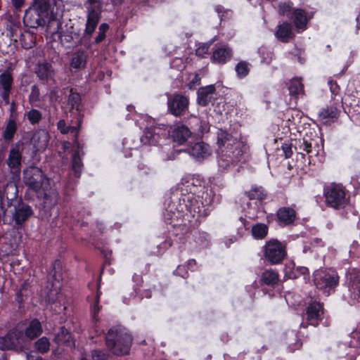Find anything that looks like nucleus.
Segmentation results:
<instances>
[{
	"label": "nucleus",
	"mask_w": 360,
	"mask_h": 360,
	"mask_svg": "<svg viewBox=\"0 0 360 360\" xmlns=\"http://www.w3.org/2000/svg\"><path fill=\"white\" fill-rule=\"evenodd\" d=\"M76 123L77 126H68L67 134H75V139L77 141V139L78 138V130L80 128L82 124V116H77Z\"/></svg>",
	"instance_id": "obj_48"
},
{
	"label": "nucleus",
	"mask_w": 360,
	"mask_h": 360,
	"mask_svg": "<svg viewBox=\"0 0 360 360\" xmlns=\"http://www.w3.org/2000/svg\"><path fill=\"white\" fill-rule=\"evenodd\" d=\"M34 72L39 80L43 82H46L49 79H53L55 75L52 65L46 60L37 63Z\"/></svg>",
	"instance_id": "obj_20"
},
{
	"label": "nucleus",
	"mask_w": 360,
	"mask_h": 360,
	"mask_svg": "<svg viewBox=\"0 0 360 360\" xmlns=\"http://www.w3.org/2000/svg\"><path fill=\"white\" fill-rule=\"evenodd\" d=\"M291 6L289 4H280L278 6V13L281 15H288L291 12Z\"/></svg>",
	"instance_id": "obj_51"
},
{
	"label": "nucleus",
	"mask_w": 360,
	"mask_h": 360,
	"mask_svg": "<svg viewBox=\"0 0 360 360\" xmlns=\"http://www.w3.org/2000/svg\"><path fill=\"white\" fill-rule=\"evenodd\" d=\"M191 131L188 127L180 125L175 127L172 134V136L174 141L182 144L186 142L191 136Z\"/></svg>",
	"instance_id": "obj_25"
},
{
	"label": "nucleus",
	"mask_w": 360,
	"mask_h": 360,
	"mask_svg": "<svg viewBox=\"0 0 360 360\" xmlns=\"http://www.w3.org/2000/svg\"><path fill=\"white\" fill-rule=\"evenodd\" d=\"M11 91L12 90H1V91H0L1 98L6 105H9L11 103L10 102V94H11Z\"/></svg>",
	"instance_id": "obj_56"
},
{
	"label": "nucleus",
	"mask_w": 360,
	"mask_h": 360,
	"mask_svg": "<svg viewBox=\"0 0 360 360\" xmlns=\"http://www.w3.org/2000/svg\"><path fill=\"white\" fill-rule=\"evenodd\" d=\"M87 3L89 4L92 6L91 8L88 9V13L91 10H94L96 12H97L99 14V16L101 17L100 13L98 12V11H96V10H100L102 8V3L101 2V1L100 0H87Z\"/></svg>",
	"instance_id": "obj_53"
},
{
	"label": "nucleus",
	"mask_w": 360,
	"mask_h": 360,
	"mask_svg": "<svg viewBox=\"0 0 360 360\" xmlns=\"http://www.w3.org/2000/svg\"><path fill=\"white\" fill-rule=\"evenodd\" d=\"M68 105L71 107V112L77 116H81V97L80 95L74 91L72 89H70L68 96Z\"/></svg>",
	"instance_id": "obj_28"
},
{
	"label": "nucleus",
	"mask_w": 360,
	"mask_h": 360,
	"mask_svg": "<svg viewBox=\"0 0 360 360\" xmlns=\"http://www.w3.org/2000/svg\"><path fill=\"white\" fill-rule=\"evenodd\" d=\"M18 187L14 183L6 184L4 196L6 206L7 208L13 207V209L8 210V212L11 213L16 225H22L33 214V211L30 206L18 198Z\"/></svg>",
	"instance_id": "obj_1"
},
{
	"label": "nucleus",
	"mask_w": 360,
	"mask_h": 360,
	"mask_svg": "<svg viewBox=\"0 0 360 360\" xmlns=\"http://www.w3.org/2000/svg\"><path fill=\"white\" fill-rule=\"evenodd\" d=\"M87 53L84 50H78L73 53L70 60V68L79 70L84 68L86 64Z\"/></svg>",
	"instance_id": "obj_24"
},
{
	"label": "nucleus",
	"mask_w": 360,
	"mask_h": 360,
	"mask_svg": "<svg viewBox=\"0 0 360 360\" xmlns=\"http://www.w3.org/2000/svg\"><path fill=\"white\" fill-rule=\"evenodd\" d=\"M289 94L297 97L299 94H303L304 86L300 79H292L288 84Z\"/></svg>",
	"instance_id": "obj_35"
},
{
	"label": "nucleus",
	"mask_w": 360,
	"mask_h": 360,
	"mask_svg": "<svg viewBox=\"0 0 360 360\" xmlns=\"http://www.w3.org/2000/svg\"><path fill=\"white\" fill-rule=\"evenodd\" d=\"M232 57V50L227 46L217 47L213 51L212 59L214 63L224 64Z\"/></svg>",
	"instance_id": "obj_22"
},
{
	"label": "nucleus",
	"mask_w": 360,
	"mask_h": 360,
	"mask_svg": "<svg viewBox=\"0 0 360 360\" xmlns=\"http://www.w3.org/2000/svg\"><path fill=\"white\" fill-rule=\"evenodd\" d=\"M246 195L250 200H263L266 197V194L261 187L252 188L250 191L246 192Z\"/></svg>",
	"instance_id": "obj_38"
},
{
	"label": "nucleus",
	"mask_w": 360,
	"mask_h": 360,
	"mask_svg": "<svg viewBox=\"0 0 360 360\" xmlns=\"http://www.w3.org/2000/svg\"><path fill=\"white\" fill-rule=\"evenodd\" d=\"M268 233V226L264 224H257L252 228V236L257 239L264 238Z\"/></svg>",
	"instance_id": "obj_36"
},
{
	"label": "nucleus",
	"mask_w": 360,
	"mask_h": 360,
	"mask_svg": "<svg viewBox=\"0 0 360 360\" xmlns=\"http://www.w3.org/2000/svg\"><path fill=\"white\" fill-rule=\"evenodd\" d=\"M100 21L99 14L94 10H91L87 14L85 30L82 37L79 34L73 31H68L60 36L62 43L68 46H73L74 44L84 45L86 47L90 46L89 40L91 39Z\"/></svg>",
	"instance_id": "obj_2"
},
{
	"label": "nucleus",
	"mask_w": 360,
	"mask_h": 360,
	"mask_svg": "<svg viewBox=\"0 0 360 360\" xmlns=\"http://www.w3.org/2000/svg\"><path fill=\"white\" fill-rule=\"evenodd\" d=\"M196 264L195 262V259H190L188 260V266H195Z\"/></svg>",
	"instance_id": "obj_64"
},
{
	"label": "nucleus",
	"mask_w": 360,
	"mask_h": 360,
	"mask_svg": "<svg viewBox=\"0 0 360 360\" xmlns=\"http://www.w3.org/2000/svg\"><path fill=\"white\" fill-rule=\"evenodd\" d=\"M25 337L22 331L15 328L5 336L0 338V349L2 350L22 351L25 346Z\"/></svg>",
	"instance_id": "obj_7"
},
{
	"label": "nucleus",
	"mask_w": 360,
	"mask_h": 360,
	"mask_svg": "<svg viewBox=\"0 0 360 360\" xmlns=\"http://www.w3.org/2000/svg\"><path fill=\"white\" fill-rule=\"evenodd\" d=\"M50 6H47L46 10H40L34 8L32 5L25 11L23 22L27 27L37 28L44 26L46 23L45 18L48 15Z\"/></svg>",
	"instance_id": "obj_11"
},
{
	"label": "nucleus",
	"mask_w": 360,
	"mask_h": 360,
	"mask_svg": "<svg viewBox=\"0 0 360 360\" xmlns=\"http://www.w3.org/2000/svg\"><path fill=\"white\" fill-rule=\"evenodd\" d=\"M259 53L262 58V62L266 64L270 63L273 58L272 52L269 51L264 47H262L259 49Z\"/></svg>",
	"instance_id": "obj_47"
},
{
	"label": "nucleus",
	"mask_w": 360,
	"mask_h": 360,
	"mask_svg": "<svg viewBox=\"0 0 360 360\" xmlns=\"http://www.w3.org/2000/svg\"><path fill=\"white\" fill-rule=\"evenodd\" d=\"M17 108V105L15 101H12L10 103V111L11 112V115H13V112L15 111Z\"/></svg>",
	"instance_id": "obj_62"
},
{
	"label": "nucleus",
	"mask_w": 360,
	"mask_h": 360,
	"mask_svg": "<svg viewBox=\"0 0 360 360\" xmlns=\"http://www.w3.org/2000/svg\"><path fill=\"white\" fill-rule=\"evenodd\" d=\"M109 30V25L107 23H102L98 27V32L94 39V43L98 44L102 42L105 38V34Z\"/></svg>",
	"instance_id": "obj_43"
},
{
	"label": "nucleus",
	"mask_w": 360,
	"mask_h": 360,
	"mask_svg": "<svg viewBox=\"0 0 360 360\" xmlns=\"http://www.w3.org/2000/svg\"><path fill=\"white\" fill-rule=\"evenodd\" d=\"M328 84L330 86V91L333 96V102L335 103V105H340L342 102V98L340 95V86L335 82L333 81H329Z\"/></svg>",
	"instance_id": "obj_37"
},
{
	"label": "nucleus",
	"mask_w": 360,
	"mask_h": 360,
	"mask_svg": "<svg viewBox=\"0 0 360 360\" xmlns=\"http://www.w3.org/2000/svg\"><path fill=\"white\" fill-rule=\"evenodd\" d=\"M307 321L309 324L316 326L323 317V308L321 303L312 302L306 309Z\"/></svg>",
	"instance_id": "obj_15"
},
{
	"label": "nucleus",
	"mask_w": 360,
	"mask_h": 360,
	"mask_svg": "<svg viewBox=\"0 0 360 360\" xmlns=\"http://www.w3.org/2000/svg\"><path fill=\"white\" fill-rule=\"evenodd\" d=\"M29 101L31 104H35L40 101V92L36 85L32 86L31 93L29 96Z\"/></svg>",
	"instance_id": "obj_46"
},
{
	"label": "nucleus",
	"mask_w": 360,
	"mask_h": 360,
	"mask_svg": "<svg viewBox=\"0 0 360 360\" xmlns=\"http://www.w3.org/2000/svg\"><path fill=\"white\" fill-rule=\"evenodd\" d=\"M23 143L18 142L9 150L6 164L11 172L15 175L20 173L22 160Z\"/></svg>",
	"instance_id": "obj_12"
},
{
	"label": "nucleus",
	"mask_w": 360,
	"mask_h": 360,
	"mask_svg": "<svg viewBox=\"0 0 360 360\" xmlns=\"http://www.w3.org/2000/svg\"><path fill=\"white\" fill-rule=\"evenodd\" d=\"M167 136L165 130L160 127L153 126L145 129L143 136L141 137V141L144 145H155L161 137Z\"/></svg>",
	"instance_id": "obj_14"
},
{
	"label": "nucleus",
	"mask_w": 360,
	"mask_h": 360,
	"mask_svg": "<svg viewBox=\"0 0 360 360\" xmlns=\"http://www.w3.org/2000/svg\"><path fill=\"white\" fill-rule=\"evenodd\" d=\"M188 98L181 94L175 93L168 97V111L175 117L184 116L188 110Z\"/></svg>",
	"instance_id": "obj_10"
},
{
	"label": "nucleus",
	"mask_w": 360,
	"mask_h": 360,
	"mask_svg": "<svg viewBox=\"0 0 360 360\" xmlns=\"http://www.w3.org/2000/svg\"><path fill=\"white\" fill-rule=\"evenodd\" d=\"M58 193L54 189H51L49 192L44 193V202L53 205L58 202Z\"/></svg>",
	"instance_id": "obj_42"
},
{
	"label": "nucleus",
	"mask_w": 360,
	"mask_h": 360,
	"mask_svg": "<svg viewBox=\"0 0 360 360\" xmlns=\"http://www.w3.org/2000/svg\"><path fill=\"white\" fill-rule=\"evenodd\" d=\"M352 292V297L360 302V283H354L350 289Z\"/></svg>",
	"instance_id": "obj_50"
},
{
	"label": "nucleus",
	"mask_w": 360,
	"mask_h": 360,
	"mask_svg": "<svg viewBox=\"0 0 360 360\" xmlns=\"http://www.w3.org/2000/svg\"><path fill=\"white\" fill-rule=\"evenodd\" d=\"M231 229L233 232L236 231V235L233 236L235 240L241 238L245 232L248 230L247 220L243 217H240L238 220L233 223Z\"/></svg>",
	"instance_id": "obj_32"
},
{
	"label": "nucleus",
	"mask_w": 360,
	"mask_h": 360,
	"mask_svg": "<svg viewBox=\"0 0 360 360\" xmlns=\"http://www.w3.org/2000/svg\"><path fill=\"white\" fill-rule=\"evenodd\" d=\"M285 158H290L292 155V146L289 143H283L281 146Z\"/></svg>",
	"instance_id": "obj_54"
},
{
	"label": "nucleus",
	"mask_w": 360,
	"mask_h": 360,
	"mask_svg": "<svg viewBox=\"0 0 360 360\" xmlns=\"http://www.w3.org/2000/svg\"><path fill=\"white\" fill-rule=\"evenodd\" d=\"M38 136L39 139H43V143L39 146V148H45L46 146V143L48 142V134L44 131L41 132H39L37 134H35L34 138Z\"/></svg>",
	"instance_id": "obj_57"
},
{
	"label": "nucleus",
	"mask_w": 360,
	"mask_h": 360,
	"mask_svg": "<svg viewBox=\"0 0 360 360\" xmlns=\"http://www.w3.org/2000/svg\"><path fill=\"white\" fill-rule=\"evenodd\" d=\"M197 102L201 106L208 105L214 99L216 88L214 85L200 87L198 91Z\"/></svg>",
	"instance_id": "obj_19"
},
{
	"label": "nucleus",
	"mask_w": 360,
	"mask_h": 360,
	"mask_svg": "<svg viewBox=\"0 0 360 360\" xmlns=\"http://www.w3.org/2000/svg\"><path fill=\"white\" fill-rule=\"evenodd\" d=\"M132 344V337L125 329L110 328L105 336V345L108 350L117 356L128 354Z\"/></svg>",
	"instance_id": "obj_3"
},
{
	"label": "nucleus",
	"mask_w": 360,
	"mask_h": 360,
	"mask_svg": "<svg viewBox=\"0 0 360 360\" xmlns=\"http://www.w3.org/2000/svg\"><path fill=\"white\" fill-rule=\"evenodd\" d=\"M340 105H335L333 103L330 105H327L326 108H323L319 113V117L320 120L323 124H330L332 122H335L340 115L339 107Z\"/></svg>",
	"instance_id": "obj_17"
},
{
	"label": "nucleus",
	"mask_w": 360,
	"mask_h": 360,
	"mask_svg": "<svg viewBox=\"0 0 360 360\" xmlns=\"http://www.w3.org/2000/svg\"><path fill=\"white\" fill-rule=\"evenodd\" d=\"M279 222L285 226L292 224L296 219L295 210L290 207H282L279 208L276 213Z\"/></svg>",
	"instance_id": "obj_21"
},
{
	"label": "nucleus",
	"mask_w": 360,
	"mask_h": 360,
	"mask_svg": "<svg viewBox=\"0 0 360 360\" xmlns=\"http://www.w3.org/2000/svg\"><path fill=\"white\" fill-rule=\"evenodd\" d=\"M244 146L240 141V153L238 155L235 153L236 144L231 143L226 146V148H222L221 152H219V159L218 161L219 166L223 169H228L231 165H236L240 161L241 156L243 154Z\"/></svg>",
	"instance_id": "obj_9"
},
{
	"label": "nucleus",
	"mask_w": 360,
	"mask_h": 360,
	"mask_svg": "<svg viewBox=\"0 0 360 360\" xmlns=\"http://www.w3.org/2000/svg\"><path fill=\"white\" fill-rule=\"evenodd\" d=\"M293 22L296 27L304 28L307 24L305 13L302 9H296L292 12Z\"/></svg>",
	"instance_id": "obj_33"
},
{
	"label": "nucleus",
	"mask_w": 360,
	"mask_h": 360,
	"mask_svg": "<svg viewBox=\"0 0 360 360\" xmlns=\"http://www.w3.org/2000/svg\"><path fill=\"white\" fill-rule=\"evenodd\" d=\"M42 333L41 323L37 319H33L26 328L25 335L30 340L39 337Z\"/></svg>",
	"instance_id": "obj_29"
},
{
	"label": "nucleus",
	"mask_w": 360,
	"mask_h": 360,
	"mask_svg": "<svg viewBox=\"0 0 360 360\" xmlns=\"http://www.w3.org/2000/svg\"><path fill=\"white\" fill-rule=\"evenodd\" d=\"M324 196L327 206L336 210L344 208L348 202L345 191L340 185L331 184L326 187Z\"/></svg>",
	"instance_id": "obj_4"
},
{
	"label": "nucleus",
	"mask_w": 360,
	"mask_h": 360,
	"mask_svg": "<svg viewBox=\"0 0 360 360\" xmlns=\"http://www.w3.org/2000/svg\"><path fill=\"white\" fill-rule=\"evenodd\" d=\"M217 145L219 148V152H221L222 148H226V146L230 145L231 143L236 144V150L235 153L238 155L240 153V141L238 140L236 138H234L231 134L228 133L226 131L223 129H219L217 133Z\"/></svg>",
	"instance_id": "obj_16"
},
{
	"label": "nucleus",
	"mask_w": 360,
	"mask_h": 360,
	"mask_svg": "<svg viewBox=\"0 0 360 360\" xmlns=\"http://www.w3.org/2000/svg\"><path fill=\"white\" fill-rule=\"evenodd\" d=\"M58 130L63 134H67L68 126H66V123L64 120H60L57 124Z\"/></svg>",
	"instance_id": "obj_59"
},
{
	"label": "nucleus",
	"mask_w": 360,
	"mask_h": 360,
	"mask_svg": "<svg viewBox=\"0 0 360 360\" xmlns=\"http://www.w3.org/2000/svg\"><path fill=\"white\" fill-rule=\"evenodd\" d=\"M10 1L12 8L16 12L21 11L25 4V0H10Z\"/></svg>",
	"instance_id": "obj_52"
},
{
	"label": "nucleus",
	"mask_w": 360,
	"mask_h": 360,
	"mask_svg": "<svg viewBox=\"0 0 360 360\" xmlns=\"http://www.w3.org/2000/svg\"><path fill=\"white\" fill-rule=\"evenodd\" d=\"M13 86V77L9 70L0 72V91L12 90Z\"/></svg>",
	"instance_id": "obj_31"
},
{
	"label": "nucleus",
	"mask_w": 360,
	"mask_h": 360,
	"mask_svg": "<svg viewBox=\"0 0 360 360\" xmlns=\"http://www.w3.org/2000/svg\"><path fill=\"white\" fill-rule=\"evenodd\" d=\"M279 275L273 269L265 270L261 275L260 282L268 286L274 287L278 283Z\"/></svg>",
	"instance_id": "obj_27"
},
{
	"label": "nucleus",
	"mask_w": 360,
	"mask_h": 360,
	"mask_svg": "<svg viewBox=\"0 0 360 360\" xmlns=\"http://www.w3.org/2000/svg\"><path fill=\"white\" fill-rule=\"evenodd\" d=\"M188 153L198 160H202L211 155V149L204 142L195 143L187 148Z\"/></svg>",
	"instance_id": "obj_18"
},
{
	"label": "nucleus",
	"mask_w": 360,
	"mask_h": 360,
	"mask_svg": "<svg viewBox=\"0 0 360 360\" xmlns=\"http://www.w3.org/2000/svg\"><path fill=\"white\" fill-rule=\"evenodd\" d=\"M174 274L177 276H180L182 277H184L186 275H187V272L184 270V268L181 266H179L177 267V269L174 271Z\"/></svg>",
	"instance_id": "obj_60"
},
{
	"label": "nucleus",
	"mask_w": 360,
	"mask_h": 360,
	"mask_svg": "<svg viewBox=\"0 0 360 360\" xmlns=\"http://www.w3.org/2000/svg\"><path fill=\"white\" fill-rule=\"evenodd\" d=\"M200 77L198 74H195L192 79V80L188 84V86L189 89L195 88L196 86L200 85Z\"/></svg>",
	"instance_id": "obj_58"
},
{
	"label": "nucleus",
	"mask_w": 360,
	"mask_h": 360,
	"mask_svg": "<svg viewBox=\"0 0 360 360\" xmlns=\"http://www.w3.org/2000/svg\"><path fill=\"white\" fill-rule=\"evenodd\" d=\"M63 280L62 263L60 260H55L51 266L49 276L47 288L49 291L47 297L49 302H53L57 299L56 296L60 290V281Z\"/></svg>",
	"instance_id": "obj_5"
},
{
	"label": "nucleus",
	"mask_w": 360,
	"mask_h": 360,
	"mask_svg": "<svg viewBox=\"0 0 360 360\" xmlns=\"http://www.w3.org/2000/svg\"><path fill=\"white\" fill-rule=\"evenodd\" d=\"M75 143L77 145V150L76 151H79V154L81 155H83L84 153L82 152L81 153V150H82L83 148V145L80 144L78 141V139H77V141L75 140Z\"/></svg>",
	"instance_id": "obj_61"
},
{
	"label": "nucleus",
	"mask_w": 360,
	"mask_h": 360,
	"mask_svg": "<svg viewBox=\"0 0 360 360\" xmlns=\"http://www.w3.org/2000/svg\"><path fill=\"white\" fill-rule=\"evenodd\" d=\"M83 164L79 151H75L72 158V169L77 177H79L81 174Z\"/></svg>",
	"instance_id": "obj_39"
},
{
	"label": "nucleus",
	"mask_w": 360,
	"mask_h": 360,
	"mask_svg": "<svg viewBox=\"0 0 360 360\" xmlns=\"http://www.w3.org/2000/svg\"><path fill=\"white\" fill-rule=\"evenodd\" d=\"M314 282L319 289L331 290L338 285L339 276L332 269H319L314 273Z\"/></svg>",
	"instance_id": "obj_6"
},
{
	"label": "nucleus",
	"mask_w": 360,
	"mask_h": 360,
	"mask_svg": "<svg viewBox=\"0 0 360 360\" xmlns=\"http://www.w3.org/2000/svg\"><path fill=\"white\" fill-rule=\"evenodd\" d=\"M49 1L50 0H33L32 5L34 8L44 11L47 6H50Z\"/></svg>",
	"instance_id": "obj_49"
},
{
	"label": "nucleus",
	"mask_w": 360,
	"mask_h": 360,
	"mask_svg": "<svg viewBox=\"0 0 360 360\" xmlns=\"http://www.w3.org/2000/svg\"><path fill=\"white\" fill-rule=\"evenodd\" d=\"M27 117L29 122L32 124H35L39 122V121L42 118L41 113L36 109H32L29 112H27Z\"/></svg>",
	"instance_id": "obj_44"
},
{
	"label": "nucleus",
	"mask_w": 360,
	"mask_h": 360,
	"mask_svg": "<svg viewBox=\"0 0 360 360\" xmlns=\"http://www.w3.org/2000/svg\"><path fill=\"white\" fill-rule=\"evenodd\" d=\"M235 70L238 78H245L250 72V64L245 60H241L236 64Z\"/></svg>",
	"instance_id": "obj_34"
},
{
	"label": "nucleus",
	"mask_w": 360,
	"mask_h": 360,
	"mask_svg": "<svg viewBox=\"0 0 360 360\" xmlns=\"http://www.w3.org/2000/svg\"><path fill=\"white\" fill-rule=\"evenodd\" d=\"M17 130L18 124L16 120L13 115H11L2 132L4 139L6 141H12L17 132Z\"/></svg>",
	"instance_id": "obj_26"
},
{
	"label": "nucleus",
	"mask_w": 360,
	"mask_h": 360,
	"mask_svg": "<svg viewBox=\"0 0 360 360\" xmlns=\"http://www.w3.org/2000/svg\"><path fill=\"white\" fill-rule=\"evenodd\" d=\"M292 26L288 22H284L277 27L276 37L283 42H288L293 37Z\"/></svg>",
	"instance_id": "obj_23"
},
{
	"label": "nucleus",
	"mask_w": 360,
	"mask_h": 360,
	"mask_svg": "<svg viewBox=\"0 0 360 360\" xmlns=\"http://www.w3.org/2000/svg\"><path fill=\"white\" fill-rule=\"evenodd\" d=\"M264 252L266 259L271 264H279L286 256L285 246L276 239L266 242Z\"/></svg>",
	"instance_id": "obj_8"
},
{
	"label": "nucleus",
	"mask_w": 360,
	"mask_h": 360,
	"mask_svg": "<svg viewBox=\"0 0 360 360\" xmlns=\"http://www.w3.org/2000/svg\"><path fill=\"white\" fill-rule=\"evenodd\" d=\"M91 358L93 360H108L109 354L103 349H94L91 351Z\"/></svg>",
	"instance_id": "obj_45"
},
{
	"label": "nucleus",
	"mask_w": 360,
	"mask_h": 360,
	"mask_svg": "<svg viewBox=\"0 0 360 360\" xmlns=\"http://www.w3.org/2000/svg\"><path fill=\"white\" fill-rule=\"evenodd\" d=\"M297 146H295V148H298L300 150L305 151L307 153L311 152L312 148V140H308L305 138L302 139H299L297 141Z\"/></svg>",
	"instance_id": "obj_41"
},
{
	"label": "nucleus",
	"mask_w": 360,
	"mask_h": 360,
	"mask_svg": "<svg viewBox=\"0 0 360 360\" xmlns=\"http://www.w3.org/2000/svg\"><path fill=\"white\" fill-rule=\"evenodd\" d=\"M50 342L49 340L43 337L35 342V348L40 353H46L49 350Z\"/></svg>",
	"instance_id": "obj_40"
},
{
	"label": "nucleus",
	"mask_w": 360,
	"mask_h": 360,
	"mask_svg": "<svg viewBox=\"0 0 360 360\" xmlns=\"http://www.w3.org/2000/svg\"><path fill=\"white\" fill-rule=\"evenodd\" d=\"M133 279L134 280V281L137 282L138 285L141 284L143 281L142 277L136 274L134 276Z\"/></svg>",
	"instance_id": "obj_63"
},
{
	"label": "nucleus",
	"mask_w": 360,
	"mask_h": 360,
	"mask_svg": "<svg viewBox=\"0 0 360 360\" xmlns=\"http://www.w3.org/2000/svg\"><path fill=\"white\" fill-rule=\"evenodd\" d=\"M72 340L71 333L63 326L60 328L54 338V341L58 345H71Z\"/></svg>",
	"instance_id": "obj_30"
},
{
	"label": "nucleus",
	"mask_w": 360,
	"mask_h": 360,
	"mask_svg": "<svg viewBox=\"0 0 360 360\" xmlns=\"http://www.w3.org/2000/svg\"><path fill=\"white\" fill-rule=\"evenodd\" d=\"M209 51V45L208 44H203L198 47L195 52L196 55L200 57H202L205 54H207Z\"/></svg>",
	"instance_id": "obj_55"
},
{
	"label": "nucleus",
	"mask_w": 360,
	"mask_h": 360,
	"mask_svg": "<svg viewBox=\"0 0 360 360\" xmlns=\"http://www.w3.org/2000/svg\"><path fill=\"white\" fill-rule=\"evenodd\" d=\"M45 179L42 170L37 167H29L23 171V182L30 188L38 191Z\"/></svg>",
	"instance_id": "obj_13"
}]
</instances>
